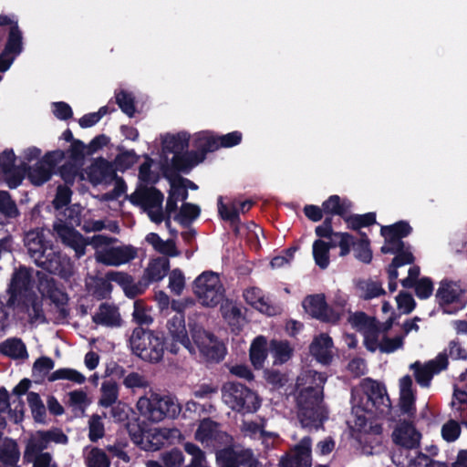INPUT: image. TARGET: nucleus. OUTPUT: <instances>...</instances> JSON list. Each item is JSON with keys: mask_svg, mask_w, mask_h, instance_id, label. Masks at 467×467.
Wrapping results in <instances>:
<instances>
[{"mask_svg": "<svg viewBox=\"0 0 467 467\" xmlns=\"http://www.w3.org/2000/svg\"><path fill=\"white\" fill-rule=\"evenodd\" d=\"M192 343L185 326V317L182 312H177L168 320L167 328L172 340L180 342L190 353L195 352L194 345L198 348L200 354L209 362H220L224 358L225 348L218 341L214 334L206 331L197 323L189 321Z\"/></svg>", "mask_w": 467, "mask_h": 467, "instance_id": "obj_1", "label": "nucleus"}, {"mask_svg": "<svg viewBox=\"0 0 467 467\" xmlns=\"http://www.w3.org/2000/svg\"><path fill=\"white\" fill-rule=\"evenodd\" d=\"M306 381L314 385L303 388L296 397L298 419L305 428L319 429L327 419L323 406V387L327 380L323 373L308 370Z\"/></svg>", "mask_w": 467, "mask_h": 467, "instance_id": "obj_2", "label": "nucleus"}, {"mask_svg": "<svg viewBox=\"0 0 467 467\" xmlns=\"http://www.w3.org/2000/svg\"><path fill=\"white\" fill-rule=\"evenodd\" d=\"M132 353L144 361L157 363L167 348L166 337L161 331L136 327L129 338Z\"/></svg>", "mask_w": 467, "mask_h": 467, "instance_id": "obj_3", "label": "nucleus"}, {"mask_svg": "<svg viewBox=\"0 0 467 467\" xmlns=\"http://www.w3.org/2000/svg\"><path fill=\"white\" fill-rule=\"evenodd\" d=\"M137 407L141 414L153 422L175 419L182 410V405L174 396L152 393L150 398H140Z\"/></svg>", "mask_w": 467, "mask_h": 467, "instance_id": "obj_4", "label": "nucleus"}, {"mask_svg": "<svg viewBox=\"0 0 467 467\" xmlns=\"http://www.w3.org/2000/svg\"><path fill=\"white\" fill-rule=\"evenodd\" d=\"M223 401L233 410L242 414L254 413L261 406L258 395L237 381H229L223 385Z\"/></svg>", "mask_w": 467, "mask_h": 467, "instance_id": "obj_5", "label": "nucleus"}, {"mask_svg": "<svg viewBox=\"0 0 467 467\" xmlns=\"http://www.w3.org/2000/svg\"><path fill=\"white\" fill-rule=\"evenodd\" d=\"M420 432L416 430L412 423L404 422L398 427L393 432V441L396 444L400 445V448L398 452H394L392 455L393 463L400 467H417L414 460H416L420 454L424 453L418 451L415 457H410L409 453L410 450L416 449L420 446Z\"/></svg>", "mask_w": 467, "mask_h": 467, "instance_id": "obj_6", "label": "nucleus"}, {"mask_svg": "<svg viewBox=\"0 0 467 467\" xmlns=\"http://www.w3.org/2000/svg\"><path fill=\"white\" fill-rule=\"evenodd\" d=\"M192 289L199 302L207 307H214L224 299L223 285L213 271L202 272L194 280Z\"/></svg>", "mask_w": 467, "mask_h": 467, "instance_id": "obj_7", "label": "nucleus"}, {"mask_svg": "<svg viewBox=\"0 0 467 467\" xmlns=\"http://www.w3.org/2000/svg\"><path fill=\"white\" fill-rule=\"evenodd\" d=\"M362 388L367 399L364 407L365 411L382 415L390 411V399L383 384L367 378L363 380Z\"/></svg>", "mask_w": 467, "mask_h": 467, "instance_id": "obj_8", "label": "nucleus"}, {"mask_svg": "<svg viewBox=\"0 0 467 467\" xmlns=\"http://www.w3.org/2000/svg\"><path fill=\"white\" fill-rule=\"evenodd\" d=\"M464 291L456 282L442 280L436 292V300L444 314H456L465 307L462 301Z\"/></svg>", "mask_w": 467, "mask_h": 467, "instance_id": "obj_9", "label": "nucleus"}, {"mask_svg": "<svg viewBox=\"0 0 467 467\" xmlns=\"http://www.w3.org/2000/svg\"><path fill=\"white\" fill-rule=\"evenodd\" d=\"M303 307L321 322L337 324L340 320V314L327 305L323 294L307 296L303 301Z\"/></svg>", "mask_w": 467, "mask_h": 467, "instance_id": "obj_10", "label": "nucleus"}, {"mask_svg": "<svg viewBox=\"0 0 467 467\" xmlns=\"http://www.w3.org/2000/svg\"><path fill=\"white\" fill-rule=\"evenodd\" d=\"M16 157L12 149H5L0 153V174L5 176V181L10 189L18 187L26 174L24 171L23 163L16 166Z\"/></svg>", "mask_w": 467, "mask_h": 467, "instance_id": "obj_11", "label": "nucleus"}, {"mask_svg": "<svg viewBox=\"0 0 467 467\" xmlns=\"http://www.w3.org/2000/svg\"><path fill=\"white\" fill-rule=\"evenodd\" d=\"M449 361H447L445 354H438V356L421 365L420 361H416L410 365V369L414 371L416 382L421 387H429L435 374L447 368Z\"/></svg>", "mask_w": 467, "mask_h": 467, "instance_id": "obj_12", "label": "nucleus"}, {"mask_svg": "<svg viewBox=\"0 0 467 467\" xmlns=\"http://www.w3.org/2000/svg\"><path fill=\"white\" fill-rule=\"evenodd\" d=\"M35 264L43 270L62 278H68L72 275L69 259L63 256L60 252L55 251L53 246Z\"/></svg>", "mask_w": 467, "mask_h": 467, "instance_id": "obj_13", "label": "nucleus"}, {"mask_svg": "<svg viewBox=\"0 0 467 467\" xmlns=\"http://www.w3.org/2000/svg\"><path fill=\"white\" fill-rule=\"evenodd\" d=\"M31 275L26 267H20L13 274L8 289L10 296L7 303L9 306H14L16 300H22L26 295L34 293L31 291Z\"/></svg>", "mask_w": 467, "mask_h": 467, "instance_id": "obj_14", "label": "nucleus"}, {"mask_svg": "<svg viewBox=\"0 0 467 467\" xmlns=\"http://www.w3.org/2000/svg\"><path fill=\"white\" fill-rule=\"evenodd\" d=\"M137 250L131 245L115 246L105 249L97 254V261L105 265L118 266L133 260Z\"/></svg>", "mask_w": 467, "mask_h": 467, "instance_id": "obj_15", "label": "nucleus"}, {"mask_svg": "<svg viewBox=\"0 0 467 467\" xmlns=\"http://www.w3.org/2000/svg\"><path fill=\"white\" fill-rule=\"evenodd\" d=\"M39 289L59 309L62 317H66L68 315L67 310L64 307L68 303V296L57 287V281L53 277H39Z\"/></svg>", "mask_w": 467, "mask_h": 467, "instance_id": "obj_16", "label": "nucleus"}, {"mask_svg": "<svg viewBox=\"0 0 467 467\" xmlns=\"http://www.w3.org/2000/svg\"><path fill=\"white\" fill-rule=\"evenodd\" d=\"M24 242L28 254L34 259L35 263L40 260L44 254L53 246L51 242L47 240L43 231L38 229L28 231L25 235Z\"/></svg>", "mask_w": 467, "mask_h": 467, "instance_id": "obj_17", "label": "nucleus"}, {"mask_svg": "<svg viewBox=\"0 0 467 467\" xmlns=\"http://www.w3.org/2000/svg\"><path fill=\"white\" fill-rule=\"evenodd\" d=\"M332 348V338L322 333L313 339L309 346V353L317 362L329 365L333 359Z\"/></svg>", "mask_w": 467, "mask_h": 467, "instance_id": "obj_18", "label": "nucleus"}, {"mask_svg": "<svg viewBox=\"0 0 467 467\" xmlns=\"http://www.w3.org/2000/svg\"><path fill=\"white\" fill-rule=\"evenodd\" d=\"M87 174L89 182L93 185H99L103 182L112 180L116 177L112 164L102 157L96 159L88 167Z\"/></svg>", "mask_w": 467, "mask_h": 467, "instance_id": "obj_19", "label": "nucleus"}, {"mask_svg": "<svg viewBox=\"0 0 467 467\" xmlns=\"http://www.w3.org/2000/svg\"><path fill=\"white\" fill-rule=\"evenodd\" d=\"M412 233V227L407 221H399L390 225L382 226L380 234L388 244H397L403 246L405 243L403 238L409 236Z\"/></svg>", "mask_w": 467, "mask_h": 467, "instance_id": "obj_20", "label": "nucleus"}, {"mask_svg": "<svg viewBox=\"0 0 467 467\" xmlns=\"http://www.w3.org/2000/svg\"><path fill=\"white\" fill-rule=\"evenodd\" d=\"M125 427L132 442L140 449L148 451H153L159 449L158 446L150 440L149 435H146L145 429L140 423L138 418H132L130 420H128Z\"/></svg>", "mask_w": 467, "mask_h": 467, "instance_id": "obj_21", "label": "nucleus"}, {"mask_svg": "<svg viewBox=\"0 0 467 467\" xmlns=\"http://www.w3.org/2000/svg\"><path fill=\"white\" fill-rule=\"evenodd\" d=\"M201 162L194 150H186L173 155L171 165L165 167L163 171H171V173L175 177V174H179V172L189 173L193 167Z\"/></svg>", "mask_w": 467, "mask_h": 467, "instance_id": "obj_22", "label": "nucleus"}, {"mask_svg": "<svg viewBox=\"0 0 467 467\" xmlns=\"http://www.w3.org/2000/svg\"><path fill=\"white\" fill-rule=\"evenodd\" d=\"M23 34L19 28L18 23H15L9 27L6 43L3 51L0 53V57L3 59L13 58V62L16 57L23 52Z\"/></svg>", "mask_w": 467, "mask_h": 467, "instance_id": "obj_23", "label": "nucleus"}, {"mask_svg": "<svg viewBox=\"0 0 467 467\" xmlns=\"http://www.w3.org/2000/svg\"><path fill=\"white\" fill-rule=\"evenodd\" d=\"M92 321L96 325L107 327H118L121 326V317L119 308L108 303H101L98 312L92 316Z\"/></svg>", "mask_w": 467, "mask_h": 467, "instance_id": "obj_24", "label": "nucleus"}, {"mask_svg": "<svg viewBox=\"0 0 467 467\" xmlns=\"http://www.w3.org/2000/svg\"><path fill=\"white\" fill-rule=\"evenodd\" d=\"M243 296L248 305L261 313L267 316H275L276 314L275 306H272L268 299L265 297L262 289L254 286L246 288L244 291Z\"/></svg>", "mask_w": 467, "mask_h": 467, "instance_id": "obj_25", "label": "nucleus"}, {"mask_svg": "<svg viewBox=\"0 0 467 467\" xmlns=\"http://www.w3.org/2000/svg\"><path fill=\"white\" fill-rule=\"evenodd\" d=\"M221 304L220 311L223 318L231 327L233 332H240L244 326L245 319L240 307L233 303V301L226 299Z\"/></svg>", "mask_w": 467, "mask_h": 467, "instance_id": "obj_26", "label": "nucleus"}, {"mask_svg": "<svg viewBox=\"0 0 467 467\" xmlns=\"http://www.w3.org/2000/svg\"><path fill=\"white\" fill-rule=\"evenodd\" d=\"M353 202L348 198H341L337 194L330 195L323 202V210L326 215H337L344 220L350 213Z\"/></svg>", "mask_w": 467, "mask_h": 467, "instance_id": "obj_27", "label": "nucleus"}, {"mask_svg": "<svg viewBox=\"0 0 467 467\" xmlns=\"http://www.w3.org/2000/svg\"><path fill=\"white\" fill-rule=\"evenodd\" d=\"M193 147L199 161L202 162L208 153L219 150L217 137L210 131L201 132L194 139Z\"/></svg>", "mask_w": 467, "mask_h": 467, "instance_id": "obj_28", "label": "nucleus"}, {"mask_svg": "<svg viewBox=\"0 0 467 467\" xmlns=\"http://www.w3.org/2000/svg\"><path fill=\"white\" fill-rule=\"evenodd\" d=\"M19 304H21L28 313L30 323H47L43 310L42 300H40L35 293L26 295L25 298L19 301Z\"/></svg>", "mask_w": 467, "mask_h": 467, "instance_id": "obj_29", "label": "nucleus"}, {"mask_svg": "<svg viewBox=\"0 0 467 467\" xmlns=\"http://www.w3.org/2000/svg\"><path fill=\"white\" fill-rule=\"evenodd\" d=\"M57 234L62 243L73 248L77 254H83L86 243L83 235L73 227L67 225H60L57 228Z\"/></svg>", "mask_w": 467, "mask_h": 467, "instance_id": "obj_30", "label": "nucleus"}, {"mask_svg": "<svg viewBox=\"0 0 467 467\" xmlns=\"http://www.w3.org/2000/svg\"><path fill=\"white\" fill-rule=\"evenodd\" d=\"M20 459V451L17 442L5 438L2 446H0V465L3 467H20L17 463Z\"/></svg>", "mask_w": 467, "mask_h": 467, "instance_id": "obj_31", "label": "nucleus"}, {"mask_svg": "<svg viewBox=\"0 0 467 467\" xmlns=\"http://www.w3.org/2000/svg\"><path fill=\"white\" fill-rule=\"evenodd\" d=\"M0 354L12 359H25L28 358L26 347L18 337H9L0 343Z\"/></svg>", "mask_w": 467, "mask_h": 467, "instance_id": "obj_32", "label": "nucleus"}, {"mask_svg": "<svg viewBox=\"0 0 467 467\" xmlns=\"http://www.w3.org/2000/svg\"><path fill=\"white\" fill-rule=\"evenodd\" d=\"M23 169L24 171H26L27 178L31 183L36 186H41L48 182L54 173V171L40 160L33 166H28L26 163L23 162Z\"/></svg>", "mask_w": 467, "mask_h": 467, "instance_id": "obj_33", "label": "nucleus"}, {"mask_svg": "<svg viewBox=\"0 0 467 467\" xmlns=\"http://www.w3.org/2000/svg\"><path fill=\"white\" fill-rule=\"evenodd\" d=\"M170 270V261L165 257H158L151 260L144 271V277L150 283L159 282L166 276Z\"/></svg>", "mask_w": 467, "mask_h": 467, "instance_id": "obj_34", "label": "nucleus"}, {"mask_svg": "<svg viewBox=\"0 0 467 467\" xmlns=\"http://www.w3.org/2000/svg\"><path fill=\"white\" fill-rule=\"evenodd\" d=\"M190 135L187 132H179L174 135L168 134L162 140V149L164 152L176 155L188 149Z\"/></svg>", "mask_w": 467, "mask_h": 467, "instance_id": "obj_35", "label": "nucleus"}, {"mask_svg": "<svg viewBox=\"0 0 467 467\" xmlns=\"http://www.w3.org/2000/svg\"><path fill=\"white\" fill-rule=\"evenodd\" d=\"M355 426L360 434V440H365L367 435L380 436L383 431L380 423L374 419L368 418L364 414L356 415Z\"/></svg>", "mask_w": 467, "mask_h": 467, "instance_id": "obj_36", "label": "nucleus"}, {"mask_svg": "<svg viewBox=\"0 0 467 467\" xmlns=\"http://www.w3.org/2000/svg\"><path fill=\"white\" fill-rule=\"evenodd\" d=\"M266 339L264 336L256 337L250 347V361L253 366L259 369L263 367L267 357Z\"/></svg>", "mask_w": 467, "mask_h": 467, "instance_id": "obj_37", "label": "nucleus"}, {"mask_svg": "<svg viewBox=\"0 0 467 467\" xmlns=\"http://www.w3.org/2000/svg\"><path fill=\"white\" fill-rule=\"evenodd\" d=\"M217 206L220 218L223 221L229 222L234 233L238 234L241 223L239 210L234 205L228 207L224 204L222 196L218 198Z\"/></svg>", "mask_w": 467, "mask_h": 467, "instance_id": "obj_38", "label": "nucleus"}, {"mask_svg": "<svg viewBox=\"0 0 467 467\" xmlns=\"http://www.w3.org/2000/svg\"><path fill=\"white\" fill-rule=\"evenodd\" d=\"M221 451L227 457H231L232 459H234L236 467H249L251 464H254V462L257 464H261V462L256 458H254V452L251 449L234 450L233 447L230 446Z\"/></svg>", "mask_w": 467, "mask_h": 467, "instance_id": "obj_39", "label": "nucleus"}, {"mask_svg": "<svg viewBox=\"0 0 467 467\" xmlns=\"http://www.w3.org/2000/svg\"><path fill=\"white\" fill-rule=\"evenodd\" d=\"M376 213L369 212L364 214H351L348 213L347 217H344V222L347 224L348 229L352 231H361L363 227H369L377 223Z\"/></svg>", "mask_w": 467, "mask_h": 467, "instance_id": "obj_40", "label": "nucleus"}, {"mask_svg": "<svg viewBox=\"0 0 467 467\" xmlns=\"http://www.w3.org/2000/svg\"><path fill=\"white\" fill-rule=\"evenodd\" d=\"M219 427L220 424L210 418L204 419L201 421L195 432V439L202 443L212 442L216 440V433Z\"/></svg>", "mask_w": 467, "mask_h": 467, "instance_id": "obj_41", "label": "nucleus"}, {"mask_svg": "<svg viewBox=\"0 0 467 467\" xmlns=\"http://www.w3.org/2000/svg\"><path fill=\"white\" fill-rule=\"evenodd\" d=\"M27 402L35 422L46 424L47 410L39 394L34 391L28 392Z\"/></svg>", "mask_w": 467, "mask_h": 467, "instance_id": "obj_42", "label": "nucleus"}, {"mask_svg": "<svg viewBox=\"0 0 467 467\" xmlns=\"http://www.w3.org/2000/svg\"><path fill=\"white\" fill-rule=\"evenodd\" d=\"M100 390L101 397L99 400L100 407L109 408L116 403L119 397V387L114 380H105Z\"/></svg>", "mask_w": 467, "mask_h": 467, "instance_id": "obj_43", "label": "nucleus"}, {"mask_svg": "<svg viewBox=\"0 0 467 467\" xmlns=\"http://www.w3.org/2000/svg\"><path fill=\"white\" fill-rule=\"evenodd\" d=\"M55 362L49 357H40L33 364L32 377L36 383H42L45 378L54 368Z\"/></svg>", "mask_w": 467, "mask_h": 467, "instance_id": "obj_44", "label": "nucleus"}, {"mask_svg": "<svg viewBox=\"0 0 467 467\" xmlns=\"http://www.w3.org/2000/svg\"><path fill=\"white\" fill-rule=\"evenodd\" d=\"M360 239L355 241L353 245L355 257L365 264H369L372 260V251L370 249V241L364 232H359Z\"/></svg>", "mask_w": 467, "mask_h": 467, "instance_id": "obj_45", "label": "nucleus"}, {"mask_svg": "<svg viewBox=\"0 0 467 467\" xmlns=\"http://www.w3.org/2000/svg\"><path fill=\"white\" fill-rule=\"evenodd\" d=\"M356 288L361 292L359 296L365 300L385 295V290L382 288L381 284L372 280H358L356 284Z\"/></svg>", "mask_w": 467, "mask_h": 467, "instance_id": "obj_46", "label": "nucleus"}, {"mask_svg": "<svg viewBox=\"0 0 467 467\" xmlns=\"http://www.w3.org/2000/svg\"><path fill=\"white\" fill-rule=\"evenodd\" d=\"M116 103L121 111L132 118L136 113L135 97L131 92L121 89L115 93Z\"/></svg>", "mask_w": 467, "mask_h": 467, "instance_id": "obj_47", "label": "nucleus"}, {"mask_svg": "<svg viewBox=\"0 0 467 467\" xmlns=\"http://www.w3.org/2000/svg\"><path fill=\"white\" fill-rule=\"evenodd\" d=\"M313 257L316 265L321 268L326 269L329 265V251L326 242L321 239H317L313 243Z\"/></svg>", "mask_w": 467, "mask_h": 467, "instance_id": "obj_48", "label": "nucleus"}, {"mask_svg": "<svg viewBox=\"0 0 467 467\" xmlns=\"http://www.w3.org/2000/svg\"><path fill=\"white\" fill-rule=\"evenodd\" d=\"M200 213L201 209L198 205L191 202H183L179 213L175 215L174 220L178 221L182 226H187L197 219Z\"/></svg>", "mask_w": 467, "mask_h": 467, "instance_id": "obj_49", "label": "nucleus"}, {"mask_svg": "<svg viewBox=\"0 0 467 467\" xmlns=\"http://www.w3.org/2000/svg\"><path fill=\"white\" fill-rule=\"evenodd\" d=\"M0 214L6 219H15L20 214L16 202L6 191H0Z\"/></svg>", "mask_w": 467, "mask_h": 467, "instance_id": "obj_50", "label": "nucleus"}, {"mask_svg": "<svg viewBox=\"0 0 467 467\" xmlns=\"http://www.w3.org/2000/svg\"><path fill=\"white\" fill-rule=\"evenodd\" d=\"M106 278L109 282H115L123 289L125 296L130 299L136 297V292L127 289L129 285L131 284V275L125 272L109 271L106 273Z\"/></svg>", "mask_w": 467, "mask_h": 467, "instance_id": "obj_51", "label": "nucleus"}, {"mask_svg": "<svg viewBox=\"0 0 467 467\" xmlns=\"http://www.w3.org/2000/svg\"><path fill=\"white\" fill-rule=\"evenodd\" d=\"M87 467H110V460L100 448L93 447L85 457Z\"/></svg>", "mask_w": 467, "mask_h": 467, "instance_id": "obj_52", "label": "nucleus"}, {"mask_svg": "<svg viewBox=\"0 0 467 467\" xmlns=\"http://www.w3.org/2000/svg\"><path fill=\"white\" fill-rule=\"evenodd\" d=\"M144 209L161 208L164 200L163 193L156 187H144Z\"/></svg>", "mask_w": 467, "mask_h": 467, "instance_id": "obj_53", "label": "nucleus"}, {"mask_svg": "<svg viewBox=\"0 0 467 467\" xmlns=\"http://www.w3.org/2000/svg\"><path fill=\"white\" fill-rule=\"evenodd\" d=\"M81 167V164L68 161L59 167L58 173L66 184L73 185L78 175L82 177Z\"/></svg>", "mask_w": 467, "mask_h": 467, "instance_id": "obj_54", "label": "nucleus"}, {"mask_svg": "<svg viewBox=\"0 0 467 467\" xmlns=\"http://www.w3.org/2000/svg\"><path fill=\"white\" fill-rule=\"evenodd\" d=\"M160 459L165 467H182L184 462L183 453L178 448L162 451L160 455Z\"/></svg>", "mask_w": 467, "mask_h": 467, "instance_id": "obj_55", "label": "nucleus"}, {"mask_svg": "<svg viewBox=\"0 0 467 467\" xmlns=\"http://www.w3.org/2000/svg\"><path fill=\"white\" fill-rule=\"evenodd\" d=\"M449 247L454 254L462 253L467 247V230H459L452 233L449 239Z\"/></svg>", "mask_w": 467, "mask_h": 467, "instance_id": "obj_56", "label": "nucleus"}, {"mask_svg": "<svg viewBox=\"0 0 467 467\" xmlns=\"http://www.w3.org/2000/svg\"><path fill=\"white\" fill-rule=\"evenodd\" d=\"M440 354H445L446 358H451L453 360H466L467 348H463L459 339H453L449 342L448 348Z\"/></svg>", "mask_w": 467, "mask_h": 467, "instance_id": "obj_57", "label": "nucleus"}, {"mask_svg": "<svg viewBox=\"0 0 467 467\" xmlns=\"http://www.w3.org/2000/svg\"><path fill=\"white\" fill-rule=\"evenodd\" d=\"M105 435L104 424L101 417L98 414H93L88 421V439L92 442L98 441Z\"/></svg>", "mask_w": 467, "mask_h": 467, "instance_id": "obj_58", "label": "nucleus"}, {"mask_svg": "<svg viewBox=\"0 0 467 467\" xmlns=\"http://www.w3.org/2000/svg\"><path fill=\"white\" fill-rule=\"evenodd\" d=\"M381 333L380 325L369 328L364 332V346L369 352L374 353L377 349H379V337Z\"/></svg>", "mask_w": 467, "mask_h": 467, "instance_id": "obj_59", "label": "nucleus"}, {"mask_svg": "<svg viewBox=\"0 0 467 467\" xmlns=\"http://www.w3.org/2000/svg\"><path fill=\"white\" fill-rule=\"evenodd\" d=\"M132 317L133 321L140 327H143V326H149L153 322V318L147 313L144 304L140 300L134 302Z\"/></svg>", "mask_w": 467, "mask_h": 467, "instance_id": "obj_60", "label": "nucleus"}, {"mask_svg": "<svg viewBox=\"0 0 467 467\" xmlns=\"http://www.w3.org/2000/svg\"><path fill=\"white\" fill-rule=\"evenodd\" d=\"M399 251L395 252L394 258L391 263L396 266L401 267L406 265H412L415 261V257L410 251V247L404 244L403 246L397 245Z\"/></svg>", "mask_w": 467, "mask_h": 467, "instance_id": "obj_61", "label": "nucleus"}, {"mask_svg": "<svg viewBox=\"0 0 467 467\" xmlns=\"http://www.w3.org/2000/svg\"><path fill=\"white\" fill-rule=\"evenodd\" d=\"M351 323L353 327L365 329V331L379 324L375 317H371L364 312H356L351 317Z\"/></svg>", "mask_w": 467, "mask_h": 467, "instance_id": "obj_62", "label": "nucleus"}, {"mask_svg": "<svg viewBox=\"0 0 467 467\" xmlns=\"http://www.w3.org/2000/svg\"><path fill=\"white\" fill-rule=\"evenodd\" d=\"M68 153L70 161L83 165L85 156L88 155L87 145L82 140H76L71 143Z\"/></svg>", "mask_w": 467, "mask_h": 467, "instance_id": "obj_63", "label": "nucleus"}, {"mask_svg": "<svg viewBox=\"0 0 467 467\" xmlns=\"http://www.w3.org/2000/svg\"><path fill=\"white\" fill-rule=\"evenodd\" d=\"M72 191L68 186L59 185L52 204L56 210L66 207L71 201Z\"/></svg>", "mask_w": 467, "mask_h": 467, "instance_id": "obj_64", "label": "nucleus"}]
</instances>
